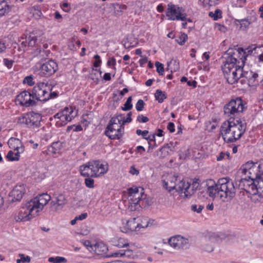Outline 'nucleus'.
<instances>
[{
	"label": "nucleus",
	"instance_id": "49",
	"mask_svg": "<svg viewBox=\"0 0 263 263\" xmlns=\"http://www.w3.org/2000/svg\"><path fill=\"white\" fill-rule=\"evenodd\" d=\"M145 103L143 100L139 99L136 105V108L138 111H142L144 108Z\"/></svg>",
	"mask_w": 263,
	"mask_h": 263
},
{
	"label": "nucleus",
	"instance_id": "7",
	"mask_svg": "<svg viewBox=\"0 0 263 263\" xmlns=\"http://www.w3.org/2000/svg\"><path fill=\"white\" fill-rule=\"evenodd\" d=\"M122 117L118 115L111 118L108 124L105 134L111 139H119L124 133V124H122Z\"/></svg>",
	"mask_w": 263,
	"mask_h": 263
},
{
	"label": "nucleus",
	"instance_id": "30",
	"mask_svg": "<svg viewBox=\"0 0 263 263\" xmlns=\"http://www.w3.org/2000/svg\"><path fill=\"white\" fill-rule=\"evenodd\" d=\"M22 153H23L11 150L8 152L6 158L9 161H18L20 159V154Z\"/></svg>",
	"mask_w": 263,
	"mask_h": 263
},
{
	"label": "nucleus",
	"instance_id": "36",
	"mask_svg": "<svg viewBox=\"0 0 263 263\" xmlns=\"http://www.w3.org/2000/svg\"><path fill=\"white\" fill-rule=\"evenodd\" d=\"M107 247L103 243L98 244L95 246V251L98 254H102L105 253Z\"/></svg>",
	"mask_w": 263,
	"mask_h": 263
},
{
	"label": "nucleus",
	"instance_id": "9",
	"mask_svg": "<svg viewBox=\"0 0 263 263\" xmlns=\"http://www.w3.org/2000/svg\"><path fill=\"white\" fill-rule=\"evenodd\" d=\"M58 69V64L50 60L45 63H37L33 68L34 72L42 77H49Z\"/></svg>",
	"mask_w": 263,
	"mask_h": 263
},
{
	"label": "nucleus",
	"instance_id": "61",
	"mask_svg": "<svg viewBox=\"0 0 263 263\" xmlns=\"http://www.w3.org/2000/svg\"><path fill=\"white\" fill-rule=\"evenodd\" d=\"M116 64V60L114 58H111L108 60L107 65L108 66H114Z\"/></svg>",
	"mask_w": 263,
	"mask_h": 263
},
{
	"label": "nucleus",
	"instance_id": "4",
	"mask_svg": "<svg viewBox=\"0 0 263 263\" xmlns=\"http://www.w3.org/2000/svg\"><path fill=\"white\" fill-rule=\"evenodd\" d=\"M177 177L170 174L166 176L165 179L162 180L163 187L171 192L175 190L182 198H190L194 194L199 187V183L197 181H194L192 183L186 182L185 180L180 181L177 184H176Z\"/></svg>",
	"mask_w": 263,
	"mask_h": 263
},
{
	"label": "nucleus",
	"instance_id": "59",
	"mask_svg": "<svg viewBox=\"0 0 263 263\" xmlns=\"http://www.w3.org/2000/svg\"><path fill=\"white\" fill-rule=\"evenodd\" d=\"M129 173L133 175H138L139 174V171L134 166H132L130 168Z\"/></svg>",
	"mask_w": 263,
	"mask_h": 263
},
{
	"label": "nucleus",
	"instance_id": "6",
	"mask_svg": "<svg viewBox=\"0 0 263 263\" xmlns=\"http://www.w3.org/2000/svg\"><path fill=\"white\" fill-rule=\"evenodd\" d=\"M239 172L246 175L249 179L256 180L257 183L263 181V161L260 163L248 161L241 166Z\"/></svg>",
	"mask_w": 263,
	"mask_h": 263
},
{
	"label": "nucleus",
	"instance_id": "62",
	"mask_svg": "<svg viewBox=\"0 0 263 263\" xmlns=\"http://www.w3.org/2000/svg\"><path fill=\"white\" fill-rule=\"evenodd\" d=\"M87 213H84L80 214V215H79L78 216H76V219L82 220L86 219L87 218Z\"/></svg>",
	"mask_w": 263,
	"mask_h": 263
},
{
	"label": "nucleus",
	"instance_id": "28",
	"mask_svg": "<svg viewBox=\"0 0 263 263\" xmlns=\"http://www.w3.org/2000/svg\"><path fill=\"white\" fill-rule=\"evenodd\" d=\"M111 256L115 257L125 256L128 258H133L134 257V253L133 251L129 249L126 250H120L113 253Z\"/></svg>",
	"mask_w": 263,
	"mask_h": 263
},
{
	"label": "nucleus",
	"instance_id": "46",
	"mask_svg": "<svg viewBox=\"0 0 263 263\" xmlns=\"http://www.w3.org/2000/svg\"><path fill=\"white\" fill-rule=\"evenodd\" d=\"M204 208V206L202 205L192 204L191 207L192 211L196 212L197 213H200Z\"/></svg>",
	"mask_w": 263,
	"mask_h": 263
},
{
	"label": "nucleus",
	"instance_id": "14",
	"mask_svg": "<svg viewBox=\"0 0 263 263\" xmlns=\"http://www.w3.org/2000/svg\"><path fill=\"white\" fill-rule=\"evenodd\" d=\"M166 16L169 20L175 21H185L186 15L184 13V10L181 7L170 3L167 5V9L166 12Z\"/></svg>",
	"mask_w": 263,
	"mask_h": 263
},
{
	"label": "nucleus",
	"instance_id": "19",
	"mask_svg": "<svg viewBox=\"0 0 263 263\" xmlns=\"http://www.w3.org/2000/svg\"><path fill=\"white\" fill-rule=\"evenodd\" d=\"M238 182V183H236V184L238 187L245 190L249 194L253 193L255 188L258 186V184H256L254 180L252 179L242 178Z\"/></svg>",
	"mask_w": 263,
	"mask_h": 263
},
{
	"label": "nucleus",
	"instance_id": "1",
	"mask_svg": "<svg viewBox=\"0 0 263 263\" xmlns=\"http://www.w3.org/2000/svg\"><path fill=\"white\" fill-rule=\"evenodd\" d=\"M247 55L241 48H229L226 51L221 68L228 83L234 84L239 82L242 85L250 86L262 81L258 73L243 70Z\"/></svg>",
	"mask_w": 263,
	"mask_h": 263
},
{
	"label": "nucleus",
	"instance_id": "33",
	"mask_svg": "<svg viewBox=\"0 0 263 263\" xmlns=\"http://www.w3.org/2000/svg\"><path fill=\"white\" fill-rule=\"evenodd\" d=\"M10 10V6L5 1H0V17L8 13Z\"/></svg>",
	"mask_w": 263,
	"mask_h": 263
},
{
	"label": "nucleus",
	"instance_id": "47",
	"mask_svg": "<svg viewBox=\"0 0 263 263\" xmlns=\"http://www.w3.org/2000/svg\"><path fill=\"white\" fill-rule=\"evenodd\" d=\"M155 66L157 68V71L159 74L161 76L163 75L164 71L163 65L159 62H156L155 63Z\"/></svg>",
	"mask_w": 263,
	"mask_h": 263
},
{
	"label": "nucleus",
	"instance_id": "11",
	"mask_svg": "<svg viewBox=\"0 0 263 263\" xmlns=\"http://www.w3.org/2000/svg\"><path fill=\"white\" fill-rule=\"evenodd\" d=\"M50 85L45 83H39L35 86L32 90L35 103L37 101H46L49 100V91L51 90Z\"/></svg>",
	"mask_w": 263,
	"mask_h": 263
},
{
	"label": "nucleus",
	"instance_id": "58",
	"mask_svg": "<svg viewBox=\"0 0 263 263\" xmlns=\"http://www.w3.org/2000/svg\"><path fill=\"white\" fill-rule=\"evenodd\" d=\"M155 137H156V135L155 134H153V135H149V136H147V138H146V140H147V141H148V143L149 144V148L151 146V142L152 141H154V142H155Z\"/></svg>",
	"mask_w": 263,
	"mask_h": 263
},
{
	"label": "nucleus",
	"instance_id": "34",
	"mask_svg": "<svg viewBox=\"0 0 263 263\" xmlns=\"http://www.w3.org/2000/svg\"><path fill=\"white\" fill-rule=\"evenodd\" d=\"M155 98L159 103H162L167 98V95L165 92L160 89H157L155 93Z\"/></svg>",
	"mask_w": 263,
	"mask_h": 263
},
{
	"label": "nucleus",
	"instance_id": "26",
	"mask_svg": "<svg viewBox=\"0 0 263 263\" xmlns=\"http://www.w3.org/2000/svg\"><path fill=\"white\" fill-rule=\"evenodd\" d=\"M91 161L80 166L79 171L82 176L93 177V169L91 166Z\"/></svg>",
	"mask_w": 263,
	"mask_h": 263
},
{
	"label": "nucleus",
	"instance_id": "23",
	"mask_svg": "<svg viewBox=\"0 0 263 263\" xmlns=\"http://www.w3.org/2000/svg\"><path fill=\"white\" fill-rule=\"evenodd\" d=\"M66 203L67 200L65 195L60 194L56 197L55 200L50 202L51 209L54 212L60 211Z\"/></svg>",
	"mask_w": 263,
	"mask_h": 263
},
{
	"label": "nucleus",
	"instance_id": "54",
	"mask_svg": "<svg viewBox=\"0 0 263 263\" xmlns=\"http://www.w3.org/2000/svg\"><path fill=\"white\" fill-rule=\"evenodd\" d=\"M72 128H73V131L74 132H80L81 130H82L83 128H82V127L81 125H73L72 126H69L68 127V130H70V129H72Z\"/></svg>",
	"mask_w": 263,
	"mask_h": 263
},
{
	"label": "nucleus",
	"instance_id": "25",
	"mask_svg": "<svg viewBox=\"0 0 263 263\" xmlns=\"http://www.w3.org/2000/svg\"><path fill=\"white\" fill-rule=\"evenodd\" d=\"M8 144L9 147L14 151L23 153L25 150V147L23 145L21 141L17 138H11L8 141Z\"/></svg>",
	"mask_w": 263,
	"mask_h": 263
},
{
	"label": "nucleus",
	"instance_id": "40",
	"mask_svg": "<svg viewBox=\"0 0 263 263\" xmlns=\"http://www.w3.org/2000/svg\"><path fill=\"white\" fill-rule=\"evenodd\" d=\"M142 204L140 203H136L135 202L130 201V205L128 208L130 211H134L139 210L140 208L143 206Z\"/></svg>",
	"mask_w": 263,
	"mask_h": 263
},
{
	"label": "nucleus",
	"instance_id": "42",
	"mask_svg": "<svg viewBox=\"0 0 263 263\" xmlns=\"http://www.w3.org/2000/svg\"><path fill=\"white\" fill-rule=\"evenodd\" d=\"M225 158H227L228 159H230V153L229 152L224 153V152H221L219 153L218 155L217 156V160L222 161Z\"/></svg>",
	"mask_w": 263,
	"mask_h": 263
},
{
	"label": "nucleus",
	"instance_id": "63",
	"mask_svg": "<svg viewBox=\"0 0 263 263\" xmlns=\"http://www.w3.org/2000/svg\"><path fill=\"white\" fill-rule=\"evenodd\" d=\"M6 49V45L5 44L0 40V53L3 52Z\"/></svg>",
	"mask_w": 263,
	"mask_h": 263
},
{
	"label": "nucleus",
	"instance_id": "18",
	"mask_svg": "<svg viewBox=\"0 0 263 263\" xmlns=\"http://www.w3.org/2000/svg\"><path fill=\"white\" fill-rule=\"evenodd\" d=\"M91 166L93 169V178L103 176L108 170V165L107 163H102L99 160L91 161Z\"/></svg>",
	"mask_w": 263,
	"mask_h": 263
},
{
	"label": "nucleus",
	"instance_id": "50",
	"mask_svg": "<svg viewBox=\"0 0 263 263\" xmlns=\"http://www.w3.org/2000/svg\"><path fill=\"white\" fill-rule=\"evenodd\" d=\"M149 222L148 221V219L146 217L143 218L141 220V223L139 222V229L141 228H146L148 226Z\"/></svg>",
	"mask_w": 263,
	"mask_h": 263
},
{
	"label": "nucleus",
	"instance_id": "43",
	"mask_svg": "<svg viewBox=\"0 0 263 263\" xmlns=\"http://www.w3.org/2000/svg\"><path fill=\"white\" fill-rule=\"evenodd\" d=\"M169 148H170V147L168 146L167 145H165V146H163L162 147H161L160 149V152H161V155H160V157H161L162 158H164V157H165L166 156H167L169 153L168 151Z\"/></svg>",
	"mask_w": 263,
	"mask_h": 263
},
{
	"label": "nucleus",
	"instance_id": "41",
	"mask_svg": "<svg viewBox=\"0 0 263 263\" xmlns=\"http://www.w3.org/2000/svg\"><path fill=\"white\" fill-rule=\"evenodd\" d=\"M221 14L222 12L220 10L216 9L214 13L213 12H210L209 15L213 17L214 20H217L218 18L222 17Z\"/></svg>",
	"mask_w": 263,
	"mask_h": 263
},
{
	"label": "nucleus",
	"instance_id": "60",
	"mask_svg": "<svg viewBox=\"0 0 263 263\" xmlns=\"http://www.w3.org/2000/svg\"><path fill=\"white\" fill-rule=\"evenodd\" d=\"M167 128L171 133H174L175 130V125L173 122H169L167 126Z\"/></svg>",
	"mask_w": 263,
	"mask_h": 263
},
{
	"label": "nucleus",
	"instance_id": "27",
	"mask_svg": "<svg viewBox=\"0 0 263 263\" xmlns=\"http://www.w3.org/2000/svg\"><path fill=\"white\" fill-rule=\"evenodd\" d=\"M62 147V143L61 142L57 141L53 142L48 148V154L52 156H55V155L60 152Z\"/></svg>",
	"mask_w": 263,
	"mask_h": 263
},
{
	"label": "nucleus",
	"instance_id": "24",
	"mask_svg": "<svg viewBox=\"0 0 263 263\" xmlns=\"http://www.w3.org/2000/svg\"><path fill=\"white\" fill-rule=\"evenodd\" d=\"M122 232L127 233L130 231H139V219L137 218H131L126 222L125 226L121 228Z\"/></svg>",
	"mask_w": 263,
	"mask_h": 263
},
{
	"label": "nucleus",
	"instance_id": "5",
	"mask_svg": "<svg viewBox=\"0 0 263 263\" xmlns=\"http://www.w3.org/2000/svg\"><path fill=\"white\" fill-rule=\"evenodd\" d=\"M246 130V123L240 120H227L222 123L220 134L226 143H233L243 135Z\"/></svg>",
	"mask_w": 263,
	"mask_h": 263
},
{
	"label": "nucleus",
	"instance_id": "55",
	"mask_svg": "<svg viewBox=\"0 0 263 263\" xmlns=\"http://www.w3.org/2000/svg\"><path fill=\"white\" fill-rule=\"evenodd\" d=\"M215 28L217 30H219L223 32H225L227 30V28L224 26L219 24H216Z\"/></svg>",
	"mask_w": 263,
	"mask_h": 263
},
{
	"label": "nucleus",
	"instance_id": "3",
	"mask_svg": "<svg viewBox=\"0 0 263 263\" xmlns=\"http://www.w3.org/2000/svg\"><path fill=\"white\" fill-rule=\"evenodd\" d=\"M50 199V196L46 193L37 195L20 208L18 214L14 216L15 220L19 222L30 220L43 210Z\"/></svg>",
	"mask_w": 263,
	"mask_h": 263
},
{
	"label": "nucleus",
	"instance_id": "35",
	"mask_svg": "<svg viewBox=\"0 0 263 263\" xmlns=\"http://www.w3.org/2000/svg\"><path fill=\"white\" fill-rule=\"evenodd\" d=\"M187 39V35L185 33H181L179 36H177L175 39V41L179 44L182 45L186 41Z\"/></svg>",
	"mask_w": 263,
	"mask_h": 263
},
{
	"label": "nucleus",
	"instance_id": "51",
	"mask_svg": "<svg viewBox=\"0 0 263 263\" xmlns=\"http://www.w3.org/2000/svg\"><path fill=\"white\" fill-rule=\"evenodd\" d=\"M148 120L149 119L147 117L144 116L143 115H138L137 118V121L139 123H146L148 122Z\"/></svg>",
	"mask_w": 263,
	"mask_h": 263
},
{
	"label": "nucleus",
	"instance_id": "2",
	"mask_svg": "<svg viewBox=\"0 0 263 263\" xmlns=\"http://www.w3.org/2000/svg\"><path fill=\"white\" fill-rule=\"evenodd\" d=\"M206 193L210 197L219 198L222 201L227 199L231 200L236 194L233 182L229 178H222L215 183L210 179L206 182Z\"/></svg>",
	"mask_w": 263,
	"mask_h": 263
},
{
	"label": "nucleus",
	"instance_id": "29",
	"mask_svg": "<svg viewBox=\"0 0 263 263\" xmlns=\"http://www.w3.org/2000/svg\"><path fill=\"white\" fill-rule=\"evenodd\" d=\"M234 23L236 26L239 27L240 29L243 30L247 29L251 24L250 20L248 18L240 20L236 19Z\"/></svg>",
	"mask_w": 263,
	"mask_h": 263
},
{
	"label": "nucleus",
	"instance_id": "38",
	"mask_svg": "<svg viewBox=\"0 0 263 263\" xmlns=\"http://www.w3.org/2000/svg\"><path fill=\"white\" fill-rule=\"evenodd\" d=\"M19 256L20 257V258L16 260L17 263H26L30 262L31 258L29 256H25L23 254H20Z\"/></svg>",
	"mask_w": 263,
	"mask_h": 263
},
{
	"label": "nucleus",
	"instance_id": "16",
	"mask_svg": "<svg viewBox=\"0 0 263 263\" xmlns=\"http://www.w3.org/2000/svg\"><path fill=\"white\" fill-rule=\"evenodd\" d=\"M44 34L41 31H34L31 32L28 36H27L25 41H22L21 47H26L28 46L33 47L38 45L39 42L44 41Z\"/></svg>",
	"mask_w": 263,
	"mask_h": 263
},
{
	"label": "nucleus",
	"instance_id": "10",
	"mask_svg": "<svg viewBox=\"0 0 263 263\" xmlns=\"http://www.w3.org/2000/svg\"><path fill=\"white\" fill-rule=\"evenodd\" d=\"M78 110L72 106L65 107L54 116L57 126H63L71 121L77 115Z\"/></svg>",
	"mask_w": 263,
	"mask_h": 263
},
{
	"label": "nucleus",
	"instance_id": "20",
	"mask_svg": "<svg viewBox=\"0 0 263 263\" xmlns=\"http://www.w3.org/2000/svg\"><path fill=\"white\" fill-rule=\"evenodd\" d=\"M254 190L249 194L251 201L255 203H263V180L258 182V186Z\"/></svg>",
	"mask_w": 263,
	"mask_h": 263
},
{
	"label": "nucleus",
	"instance_id": "12",
	"mask_svg": "<svg viewBox=\"0 0 263 263\" xmlns=\"http://www.w3.org/2000/svg\"><path fill=\"white\" fill-rule=\"evenodd\" d=\"M42 117L39 114L30 112L22 115L18 118V122L28 127L34 128L40 126Z\"/></svg>",
	"mask_w": 263,
	"mask_h": 263
},
{
	"label": "nucleus",
	"instance_id": "32",
	"mask_svg": "<svg viewBox=\"0 0 263 263\" xmlns=\"http://www.w3.org/2000/svg\"><path fill=\"white\" fill-rule=\"evenodd\" d=\"M114 245L118 248H125L129 246L128 240L122 238H119L114 240Z\"/></svg>",
	"mask_w": 263,
	"mask_h": 263
},
{
	"label": "nucleus",
	"instance_id": "48",
	"mask_svg": "<svg viewBox=\"0 0 263 263\" xmlns=\"http://www.w3.org/2000/svg\"><path fill=\"white\" fill-rule=\"evenodd\" d=\"M118 115V116H121L123 118L122 119V124H123L124 125L126 123H129V122H130L132 121V118H131L132 112H128L127 114L126 119L125 118V116H124V115L119 114V115Z\"/></svg>",
	"mask_w": 263,
	"mask_h": 263
},
{
	"label": "nucleus",
	"instance_id": "57",
	"mask_svg": "<svg viewBox=\"0 0 263 263\" xmlns=\"http://www.w3.org/2000/svg\"><path fill=\"white\" fill-rule=\"evenodd\" d=\"M61 7L62 9L65 12H68L70 9L69 4L67 2H64L61 4Z\"/></svg>",
	"mask_w": 263,
	"mask_h": 263
},
{
	"label": "nucleus",
	"instance_id": "56",
	"mask_svg": "<svg viewBox=\"0 0 263 263\" xmlns=\"http://www.w3.org/2000/svg\"><path fill=\"white\" fill-rule=\"evenodd\" d=\"M48 52V51H45L44 50H42L40 48H37L35 51V55H38V54H41V57L42 58H44V54H45L46 55V52Z\"/></svg>",
	"mask_w": 263,
	"mask_h": 263
},
{
	"label": "nucleus",
	"instance_id": "17",
	"mask_svg": "<svg viewBox=\"0 0 263 263\" xmlns=\"http://www.w3.org/2000/svg\"><path fill=\"white\" fill-rule=\"evenodd\" d=\"M16 103L25 107L31 106L36 103L32 93L26 90L21 92L17 96Z\"/></svg>",
	"mask_w": 263,
	"mask_h": 263
},
{
	"label": "nucleus",
	"instance_id": "52",
	"mask_svg": "<svg viewBox=\"0 0 263 263\" xmlns=\"http://www.w3.org/2000/svg\"><path fill=\"white\" fill-rule=\"evenodd\" d=\"M4 64L8 68H11L12 67L13 61L9 60L8 59H4L3 60Z\"/></svg>",
	"mask_w": 263,
	"mask_h": 263
},
{
	"label": "nucleus",
	"instance_id": "22",
	"mask_svg": "<svg viewBox=\"0 0 263 263\" xmlns=\"http://www.w3.org/2000/svg\"><path fill=\"white\" fill-rule=\"evenodd\" d=\"M217 236L212 234L208 237H205L201 240V246L203 250L211 252L213 250V246L217 240Z\"/></svg>",
	"mask_w": 263,
	"mask_h": 263
},
{
	"label": "nucleus",
	"instance_id": "53",
	"mask_svg": "<svg viewBox=\"0 0 263 263\" xmlns=\"http://www.w3.org/2000/svg\"><path fill=\"white\" fill-rule=\"evenodd\" d=\"M94 58L96 59L93 63V66L95 67H98L100 66V64L101 63V60L100 59V56L98 54H96L94 56Z\"/></svg>",
	"mask_w": 263,
	"mask_h": 263
},
{
	"label": "nucleus",
	"instance_id": "39",
	"mask_svg": "<svg viewBox=\"0 0 263 263\" xmlns=\"http://www.w3.org/2000/svg\"><path fill=\"white\" fill-rule=\"evenodd\" d=\"M132 101V97H128L124 104V106L122 107V109L124 111L129 110L131 109L133 107Z\"/></svg>",
	"mask_w": 263,
	"mask_h": 263
},
{
	"label": "nucleus",
	"instance_id": "8",
	"mask_svg": "<svg viewBox=\"0 0 263 263\" xmlns=\"http://www.w3.org/2000/svg\"><path fill=\"white\" fill-rule=\"evenodd\" d=\"M245 108L243 100L241 98L232 99L223 107L224 115L229 118V120H234V119L239 116Z\"/></svg>",
	"mask_w": 263,
	"mask_h": 263
},
{
	"label": "nucleus",
	"instance_id": "37",
	"mask_svg": "<svg viewBox=\"0 0 263 263\" xmlns=\"http://www.w3.org/2000/svg\"><path fill=\"white\" fill-rule=\"evenodd\" d=\"M48 261L52 263H62L66 262L67 260L65 258L61 256H57L56 257H49Z\"/></svg>",
	"mask_w": 263,
	"mask_h": 263
},
{
	"label": "nucleus",
	"instance_id": "21",
	"mask_svg": "<svg viewBox=\"0 0 263 263\" xmlns=\"http://www.w3.org/2000/svg\"><path fill=\"white\" fill-rule=\"evenodd\" d=\"M25 192L24 184L16 185L9 193L10 200L12 202L20 201Z\"/></svg>",
	"mask_w": 263,
	"mask_h": 263
},
{
	"label": "nucleus",
	"instance_id": "15",
	"mask_svg": "<svg viewBox=\"0 0 263 263\" xmlns=\"http://www.w3.org/2000/svg\"><path fill=\"white\" fill-rule=\"evenodd\" d=\"M143 188L133 187L128 190V199L130 201L140 203L142 205L146 204V195L144 194Z\"/></svg>",
	"mask_w": 263,
	"mask_h": 263
},
{
	"label": "nucleus",
	"instance_id": "64",
	"mask_svg": "<svg viewBox=\"0 0 263 263\" xmlns=\"http://www.w3.org/2000/svg\"><path fill=\"white\" fill-rule=\"evenodd\" d=\"M147 62V59L146 58H144L141 59H140L139 61V63L141 66H143Z\"/></svg>",
	"mask_w": 263,
	"mask_h": 263
},
{
	"label": "nucleus",
	"instance_id": "44",
	"mask_svg": "<svg viewBox=\"0 0 263 263\" xmlns=\"http://www.w3.org/2000/svg\"><path fill=\"white\" fill-rule=\"evenodd\" d=\"M23 83L27 84L29 86H33L35 82L33 81V78L32 76L26 77L23 80Z\"/></svg>",
	"mask_w": 263,
	"mask_h": 263
},
{
	"label": "nucleus",
	"instance_id": "45",
	"mask_svg": "<svg viewBox=\"0 0 263 263\" xmlns=\"http://www.w3.org/2000/svg\"><path fill=\"white\" fill-rule=\"evenodd\" d=\"M90 177H87L85 179V184L87 187L93 188L95 182L94 180Z\"/></svg>",
	"mask_w": 263,
	"mask_h": 263
},
{
	"label": "nucleus",
	"instance_id": "31",
	"mask_svg": "<svg viewBox=\"0 0 263 263\" xmlns=\"http://www.w3.org/2000/svg\"><path fill=\"white\" fill-rule=\"evenodd\" d=\"M179 69V62L174 60H171L167 63V70H170L171 72H174Z\"/></svg>",
	"mask_w": 263,
	"mask_h": 263
},
{
	"label": "nucleus",
	"instance_id": "13",
	"mask_svg": "<svg viewBox=\"0 0 263 263\" xmlns=\"http://www.w3.org/2000/svg\"><path fill=\"white\" fill-rule=\"evenodd\" d=\"M191 237H183L177 235L171 237L168 240V245L176 250H186L190 248Z\"/></svg>",
	"mask_w": 263,
	"mask_h": 263
}]
</instances>
